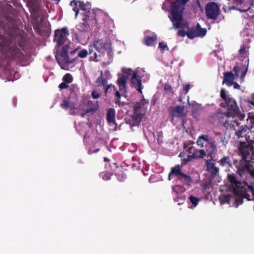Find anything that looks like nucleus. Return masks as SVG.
I'll list each match as a JSON object with an SVG mask.
<instances>
[{"instance_id":"f257e3e1","label":"nucleus","mask_w":254,"mask_h":254,"mask_svg":"<svg viewBox=\"0 0 254 254\" xmlns=\"http://www.w3.org/2000/svg\"><path fill=\"white\" fill-rule=\"evenodd\" d=\"M248 171L251 176L254 177V170L248 169ZM228 178L233 189L232 193L233 195H231L229 194L226 195H222L220 197L221 204L227 202L230 205L238 207L239 204L242 203L243 198H246L248 200L251 199L248 196L249 195V193H252L254 196V190L252 187L237 182L233 175H229Z\"/></svg>"},{"instance_id":"f03ea898","label":"nucleus","mask_w":254,"mask_h":254,"mask_svg":"<svg viewBox=\"0 0 254 254\" xmlns=\"http://www.w3.org/2000/svg\"><path fill=\"white\" fill-rule=\"evenodd\" d=\"M221 107L227 109L226 113L218 111L214 115L215 121H217L220 125L223 124L224 127H236L239 126V122L235 119V116L240 112L239 108L234 99L230 97L220 104Z\"/></svg>"},{"instance_id":"7ed1b4c3","label":"nucleus","mask_w":254,"mask_h":254,"mask_svg":"<svg viewBox=\"0 0 254 254\" xmlns=\"http://www.w3.org/2000/svg\"><path fill=\"white\" fill-rule=\"evenodd\" d=\"M189 0H176L171 2V19L175 28H181V22L183 20V12L185 6Z\"/></svg>"},{"instance_id":"20e7f679","label":"nucleus","mask_w":254,"mask_h":254,"mask_svg":"<svg viewBox=\"0 0 254 254\" xmlns=\"http://www.w3.org/2000/svg\"><path fill=\"white\" fill-rule=\"evenodd\" d=\"M78 6L80 9L84 11L83 14L84 17L83 18L84 21V26L86 29L91 25L92 26L97 25V20L95 19V14L93 13V15L90 16L91 14V4L90 2L84 3L82 1H78Z\"/></svg>"},{"instance_id":"39448f33","label":"nucleus","mask_w":254,"mask_h":254,"mask_svg":"<svg viewBox=\"0 0 254 254\" xmlns=\"http://www.w3.org/2000/svg\"><path fill=\"white\" fill-rule=\"evenodd\" d=\"M197 143L201 147L205 146L206 151L208 155H211L216 149V143L212 139H209L207 135H202L199 136Z\"/></svg>"},{"instance_id":"423d86ee","label":"nucleus","mask_w":254,"mask_h":254,"mask_svg":"<svg viewBox=\"0 0 254 254\" xmlns=\"http://www.w3.org/2000/svg\"><path fill=\"white\" fill-rule=\"evenodd\" d=\"M68 45H65L62 47L60 53L55 56L56 60L61 66L62 65L73 63L76 60V58H74L70 61L68 55Z\"/></svg>"},{"instance_id":"0eeeda50","label":"nucleus","mask_w":254,"mask_h":254,"mask_svg":"<svg viewBox=\"0 0 254 254\" xmlns=\"http://www.w3.org/2000/svg\"><path fill=\"white\" fill-rule=\"evenodd\" d=\"M187 28L188 29V37L190 39H193L197 37H204L206 34V29L201 28L199 23H197L195 27H189V24H187Z\"/></svg>"},{"instance_id":"6e6552de","label":"nucleus","mask_w":254,"mask_h":254,"mask_svg":"<svg viewBox=\"0 0 254 254\" xmlns=\"http://www.w3.org/2000/svg\"><path fill=\"white\" fill-rule=\"evenodd\" d=\"M69 32L66 27H63L61 29H58L55 31V38L54 41L56 42L58 47L64 44L67 39Z\"/></svg>"},{"instance_id":"1a4fd4ad","label":"nucleus","mask_w":254,"mask_h":254,"mask_svg":"<svg viewBox=\"0 0 254 254\" xmlns=\"http://www.w3.org/2000/svg\"><path fill=\"white\" fill-rule=\"evenodd\" d=\"M219 10L217 3L213 2L208 3L205 7L207 17L209 19H216L219 14Z\"/></svg>"},{"instance_id":"9d476101","label":"nucleus","mask_w":254,"mask_h":254,"mask_svg":"<svg viewBox=\"0 0 254 254\" xmlns=\"http://www.w3.org/2000/svg\"><path fill=\"white\" fill-rule=\"evenodd\" d=\"M129 72L132 73L131 77V82L132 86L136 89L137 91L142 93V89L143 88L141 83V79L140 76H138V73L136 71H132L129 70Z\"/></svg>"},{"instance_id":"9b49d317","label":"nucleus","mask_w":254,"mask_h":254,"mask_svg":"<svg viewBox=\"0 0 254 254\" xmlns=\"http://www.w3.org/2000/svg\"><path fill=\"white\" fill-rule=\"evenodd\" d=\"M9 52L11 58L17 61H21L24 58V54L21 51L20 49L17 46H13L10 48Z\"/></svg>"},{"instance_id":"f8f14e48","label":"nucleus","mask_w":254,"mask_h":254,"mask_svg":"<svg viewBox=\"0 0 254 254\" xmlns=\"http://www.w3.org/2000/svg\"><path fill=\"white\" fill-rule=\"evenodd\" d=\"M86 109L83 110L84 113L81 114L82 117L86 114L94 113L95 111L98 110L99 109V105L98 102H93V101L89 100L86 104Z\"/></svg>"},{"instance_id":"ddd939ff","label":"nucleus","mask_w":254,"mask_h":254,"mask_svg":"<svg viewBox=\"0 0 254 254\" xmlns=\"http://www.w3.org/2000/svg\"><path fill=\"white\" fill-rule=\"evenodd\" d=\"M248 64H247V67L245 69H244V65L243 64H237L234 67V71L236 76H239V73L241 71V75L240 76L241 81H243L244 80L245 77L248 71Z\"/></svg>"},{"instance_id":"4468645a","label":"nucleus","mask_w":254,"mask_h":254,"mask_svg":"<svg viewBox=\"0 0 254 254\" xmlns=\"http://www.w3.org/2000/svg\"><path fill=\"white\" fill-rule=\"evenodd\" d=\"M40 10V6L39 4L36 3L33 4L29 8L30 12L32 15V19L36 21L39 20L40 17L39 12Z\"/></svg>"},{"instance_id":"2eb2a0df","label":"nucleus","mask_w":254,"mask_h":254,"mask_svg":"<svg viewBox=\"0 0 254 254\" xmlns=\"http://www.w3.org/2000/svg\"><path fill=\"white\" fill-rule=\"evenodd\" d=\"M234 76L232 71H228L224 73L223 83H226L228 86H230L233 84Z\"/></svg>"},{"instance_id":"dca6fc26","label":"nucleus","mask_w":254,"mask_h":254,"mask_svg":"<svg viewBox=\"0 0 254 254\" xmlns=\"http://www.w3.org/2000/svg\"><path fill=\"white\" fill-rule=\"evenodd\" d=\"M146 104L144 100L137 102L133 107V111L134 114H140L145 109V105Z\"/></svg>"},{"instance_id":"f3484780","label":"nucleus","mask_w":254,"mask_h":254,"mask_svg":"<svg viewBox=\"0 0 254 254\" xmlns=\"http://www.w3.org/2000/svg\"><path fill=\"white\" fill-rule=\"evenodd\" d=\"M142 114H134L133 116L132 117V121L131 123V125L132 127L134 126H138L140 122L142 120Z\"/></svg>"},{"instance_id":"a211bd4d","label":"nucleus","mask_w":254,"mask_h":254,"mask_svg":"<svg viewBox=\"0 0 254 254\" xmlns=\"http://www.w3.org/2000/svg\"><path fill=\"white\" fill-rule=\"evenodd\" d=\"M94 48L99 52H101L104 48V43L103 40H95L92 45Z\"/></svg>"},{"instance_id":"6ab92c4d","label":"nucleus","mask_w":254,"mask_h":254,"mask_svg":"<svg viewBox=\"0 0 254 254\" xmlns=\"http://www.w3.org/2000/svg\"><path fill=\"white\" fill-rule=\"evenodd\" d=\"M107 120L109 123H114L115 121V110L113 108H110L107 114Z\"/></svg>"},{"instance_id":"aec40b11","label":"nucleus","mask_w":254,"mask_h":254,"mask_svg":"<svg viewBox=\"0 0 254 254\" xmlns=\"http://www.w3.org/2000/svg\"><path fill=\"white\" fill-rule=\"evenodd\" d=\"M183 174L181 172V167L178 165L172 168L171 169V171L169 174V179L171 180V176L172 175H175L176 176H179L180 178Z\"/></svg>"},{"instance_id":"412c9836","label":"nucleus","mask_w":254,"mask_h":254,"mask_svg":"<svg viewBox=\"0 0 254 254\" xmlns=\"http://www.w3.org/2000/svg\"><path fill=\"white\" fill-rule=\"evenodd\" d=\"M96 83L97 87H104L108 84V80L103 77L102 75H100L96 79Z\"/></svg>"},{"instance_id":"4be33fe9","label":"nucleus","mask_w":254,"mask_h":254,"mask_svg":"<svg viewBox=\"0 0 254 254\" xmlns=\"http://www.w3.org/2000/svg\"><path fill=\"white\" fill-rule=\"evenodd\" d=\"M115 91V102L116 104H118L120 107H123L125 104L123 102H121L120 101V99L121 97V95L120 92L116 89V90H114Z\"/></svg>"},{"instance_id":"5701e85b","label":"nucleus","mask_w":254,"mask_h":254,"mask_svg":"<svg viewBox=\"0 0 254 254\" xmlns=\"http://www.w3.org/2000/svg\"><path fill=\"white\" fill-rule=\"evenodd\" d=\"M156 40L157 36L156 35L153 36H147L145 38L144 44L147 46H151Z\"/></svg>"},{"instance_id":"b1692460","label":"nucleus","mask_w":254,"mask_h":254,"mask_svg":"<svg viewBox=\"0 0 254 254\" xmlns=\"http://www.w3.org/2000/svg\"><path fill=\"white\" fill-rule=\"evenodd\" d=\"M184 106H176L172 111L173 116L177 115L180 116L182 115L184 111Z\"/></svg>"},{"instance_id":"393cba45","label":"nucleus","mask_w":254,"mask_h":254,"mask_svg":"<svg viewBox=\"0 0 254 254\" xmlns=\"http://www.w3.org/2000/svg\"><path fill=\"white\" fill-rule=\"evenodd\" d=\"M207 168L208 171L213 175L216 174L218 172V169L211 162L207 161Z\"/></svg>"},{"instance_id":"a878e982","label":"nucleus","mask_w":254,"mask_h":254,"mask_svg":"<svg viewBox=\"0 0 254 254\" xmlns=\"http://www.w3.org/2000/svg\"><path fill=\"white\" fill-rule=\"evenodd\" d=\"M127 78L125 76H122L119 78L118 80V85L120 90L125 89L126 87Z\"/></svg>"},{"instance_id":"bb28decb","label":"nucleus","mask_w":254,"mask_h":254,"mask_svg":"<svg viewBox=\"0 0 254 254\" xmlns=\"http://www.w3.org/2000/svg\"><path fill=\"white\" fill-rule=\"evenodd\" d=\"M61 107L64 109H67L70 108L72 109H75L74 105L73 103H70L66 100H64L61 104Z\"/></svg>"},{"instance_id":"cd10ccee","label":"nucleus","mask_w":254,"mask_h":254,"mask_svg":"<svg viewBox=\"0 0 254 254\" xmlns=\"http://www.w3.org/2000/svg\"><path fill=\"white\" fill-rule=\"evenodd\" d=\"M206 151H205L203 149L196 150L194 152L193 156L194 157L203 158L206 155Z\"/></svg>"},{"instance_id":"c85d7f7f","label":"nucleus","mask_w":254,"mask_h":254,"mask_svg":"<svg viewBox=\"0 0 254 254\" xmlns=\"http://www.w3.org/2000/svg\"><path fill=\"white\" fill-rule=\"evenodd\" d=\"M103 87L104 88V93L106 96H107L108 93H110L111 92L112 88H113L114 90H116L115 86L114 85H112V84H108Z\"/></svg>"},{"instance_id":"c756f323","label":"nucleus","mask_w":254,"mask_h":254,"mask_svg":"<svg viewBox=\"0 0 254 254\" xmlns=\"http://www.w3.org/2000/svg\"><path fill=\"white\" fill-rule=\"evenodd\" d=\"M181 181L187 185H190L191 183V179L185 174H183L180 178Z\"/></svg>"},{"instance_id":"7c9ffc66","label":"nucleus","mask_w":254,"mask_h":254,"mask_svg":"<svg viewBox=\"0 0 254 254\" xmlns=\"http://www.w3.org/2000/svg\"><path fill=\"white\" fill-rule=\"evenodd\" d=\"M63 80L69 84L72 82L73 77L70 73H66L63 78Z\"/></svg>"},{"instance_id":"2f4dec72","label":"nucleus","mask_w":254,"mask_h":254,"mask_svg":"<svg viewBox=\"0 0 254 254\" xmlns=\"http://www.w3.org/2000/svg\"><path fill=\"white\" fill-rule=\"evenodd\" d=\"M88 55V52L86 49H82L78 53V57L80 58H85Z\"/></svg>"},{"instance_id":"473e14b6","label":"nucleus","mask_w":254,"mask_h":254,"mask_svg":"<svg viewBox=\"0 0 254 254\" xmlns=\"http://www.w3.org/2000/svg\"><path fill=\"white\" fill-rule=\"evenodd\" d=\"M173 191L177 193H182L185 191V189L182 186L177 185L173 188Z\"/></svg>"},{"instance_id":"72a5a7b5","label":"nucleus","mask_w":254,"mask_h":254,"mask_svg":"<svg viewBox=\"0 0 254 254\" xmlns=\"http://www.w3.org/2000/svg\"><path fill=\"white\" fill-rule=\"evenodd\" d=\"M189 199H190V201L191 202V203L193 205V207L196 206L198 204L199 201V199H198L192 195H191L190 196Z\"/></svg>"},{"instance_id":"f704fd0d","label":"nucleus","mask_w":254,"mask_h":254,"mask_svg":"<svg viewBox=\"0 0 254 254\" xmlns=\"http://www.w3.org/2000/svg\"><path fill=\"white\" fill-rule=\"evenodd\" d=\"M100 75H102L103 77L108 80L110 78V72L108 70H106L103 72L102 70H101Z\"/></svg>"},{"instance_id":"c9c22d12","label":"nucleus","mask_w":254,"mask_h":254,"mask_svg":"<svg viewBox=\"0 0 254 254\" xmlns=\"http://www.w3.org/2000/svg\"><path fill=\"white\" fill-rule=\"evenodd\" d=\"M220 96H221V97L222 98V99L224 101H225L228 98L230 97L229 96H227V93L224 89H221V92H220Z\"/></svg>"},{"instance_id":"e433bc0d","label":"nucleus","mask_w":254,"mask_h":254,"mask_svg":"<svg viewBox=\"0 0 254 254\" xmlns=\"http://www.w3.org/2000/svg\"><path fill=\"white\" fill-rule=\"evenodd\" d=\"M159 48L161 50H169V48L168 46L166 44H165L164 42H160L159 43Z\"/></svg>"},{"instance_id":"4c0bfd02","label":"nucleus","mask_w":254,"mask_h":254,"mask_svg":"<svg viewBox=\"0 0 254 254\" xmlns=\"http://www.w3.org/2000/svg\"><path fill=\"white\" fill-rule=\"evenodd\" d=\"M177 34H178V35H179V36L182 37H184L186 36H188V31L187 32H186L184 30H179L178 31Z\"/></svg>"},{"instance_id":"58836bf2","label":"nucleus","mask_w":254,"mask_h":254,"mask_svg":"<svg viewBox=\"0 0 254 254\" xmlns=\"http://www.w3.org/2000/svg\"><path fill=\"white\" fill-rule=\"evenodd\" d=\"M91 96L93 99H96L101 96V94L98 93L96 90H93L91 92Z\"/></svg>"},{"instance_id":"ea45409f","label":"nucleus","mask_w":254,"mask_h":254,"mask_svg":"<svg viewBox=\"0 0 254 254\" xmlns=\"http://www.w3.org/2000/svg\"><path fill=\"white\" fill-rule=\"evenodd\" d=\"M220 163L223 166L229 165V159L228 157H224L220 160Z\"/></svg>"},{"instance_id":"a19ab883","label":"nucleus","mask_w":254,"mask_h":254,"mask_svg":"<svg viewBox=\"0 0 254 254\" xmlns=\"http://www.w3.org/2000/svg\"><path fill=\"white\" fill-rule=\"evenodd\" d=\"M68 84L64 81L62 82L59 85V88L61 89H66L68 87Z\"/></svg>"},{"instance_id":"79ce46f5","label":"nucleus","mask_w":254,"mask_h":254,"mask_svg":"<svg viewBox=\"0 0 254 254\" xmlns=\"http://www.w3.org/2000/svg\"><path fill=\"white\" fill-rule=\"evenodd\" d=\"M247 131V128H243L239 131H237L236 134L238 137L242 136V134Z\"/></svg>"},{"instance_id":"37998d69","label":"nucleus","mask_w":254,"mask_h":254,"mask_svg":"<svg viewBox=\"0 0 254 254\" xmlns=\"http://www.w3.org/2000/svg\"><path fill=\"white\" fill-rule=\"evenodd\" d=\"M97 54L96 52H94L93 54V55L91 56L90 57V60L91 61H94V62H98V60L97 59Z\"/></svg>"},{"instance_id":"c03bdc74","label":"nucleus","mask_w":254,"mask_h":254,"mask_svg":"<svg viewBox=\"0 0 254 254\" xmlns=\"http://www.w3.org/2000/svg\"><path fill=\"white\" fill-rule=\"evenodd\" d=\"M248 118H249L250 122L251 124V126L250 127H254V116L251 115V114L249 113Z\"/></svg>"},{"instance_id":"a18cd8bd","label":"nucleus","mask_w":254,"mask_h":254,"mask_svg":"<svg viewBox=\"0 0 254 254\" xmlns=\"http://www.w3.org/2000/svg\"><path fill=\"white\" fill-rule=\"evenodd\" d=\"M112 174L111 173H106L102 175L103 179L105 180H108L111 178Z\"/></svg>"},{"instance_id":"49530a36","label":"nucleus","mask_w":254,"mask_h":254,"mask_svg":"<svg viewBox=\"0 0 254 254\" xmlns=\"http://www.w3.org/2000/svg\"><path fill=\"white\" fill-rule=\"evenodd\" d=\"M164 90L167 91H171L172 90V87L170 84L168 83H165L164 85Z\"/></svg>"},{"instance_id":"de8ad7c7","label":"nucleus","mask_w":254,"mask_h":254,"mask_svg":"<svg viewBox=\"0 0 254 254\" xmlns=\"http://www.w3.org/2000/svg\"><path fill=\"white\" fill-rule=\"evenodd\" d=\"M190 84H187V85H185V86L184 87V89L185 91V93H187L189 92V90L190 89Z\"/></svg>"},{"instance_id":"09e8293b","label":"nucleus","mask_w":254,"mask_h":254,"mask_svg":"<svg viewBox=\"0 0 254 254\" xmlns=\"http://www.w3.org/2000/svg\"><path fill=\"white\" fill-rule=\"evenodd\" d=\"M252 100H248V103L254 106V94L252 96Z\"/></svg>"},{"instance_id":"8fccbe9b","label":"nucleus","mask_w":254,"mask_h":254,"mask_svg":"<svg viewBox=\"0 0 254 254\" xmlns=\"http://www.w3.org/2000/svg\"><path fill=\"white\" fill-rule=\"evenodd\" d=\"M239 53L241 54H244L246 53V49L244 47H242L239 50Z\"/></svg>"},{"instance_id":"3c124183","label":"nucleus","mask_w":254,"mask_h":254,"mask_svg":"<svg viewBox=\"0 0 254 254\" xmlns=\"http://www.w3.org/2000/svg\"><path fill=\"white\" fill-rule=\"evenodd\" d=\"M94 48V47L92 45H90L89 47V53L88 54H92V53L93 52V48Z\"/></svg>"},{"instance_id":"603ef678","label":"nucleus","mask_w":254,"mask_h":254,"mask_svg":"<svg viewBox=\"0 0 254 254\" xmlns=\"http://www.w3.org/2000/svg\"><path fill=\"white\" fill-rule=\"evenodd\" d=\"M78 0H73L72 1H70V5H72V4L73 3H74V5L75 6H77L78 5Z\"/></svg>"},{"instance_id":"864d4df0","label":"nucleus","mask_w":254,"mask_h":254,"mask_svg":"<svg viewBox=\"0 0 254 254\" xmlns=\"http://www.w3.org/2000/svg\"><path fill=\"white\" fill-rule=\"evenodd\" d=\"M233 84H234V88L235 89H240V85L238 83H237V82H233Z\"/></svg>"},{"instance_id":"5fc2aeb1","label":"nucleus","mask_w":254,"mask_h":254,"mask_svg":"<svg viewBox=\"0 0 254 254\" xmlns=\"http://www.w3.org/2000/svg\"><path fill=\"white\" fill-rule=\"evenodd\" d=\"M77 6H75V7H74L73 8V10L74 11H75V12L76 10H79V9H80L79 7V8H77Z\"/></svg>"},{"instance_id":"6e6d98bb","label":"nucleus","mask_w":254,"mask_h":254,"mask_svg":"<svg viewBox=\"0 0 254 254\" xmlns=\"http://www.w3.org/2000/svg\"><path fill=\"white\" fill-rule=\"evenodd\" d=\"M188 158V160H187V161L190 160L191 158H192V156H189Z\"/></svg>"},{"instance_id":"4d7b16f0","label":"nucleus","mask_w":254,"mask_h":254,"mask_svg":"<svg viewBox=\"0 0 254 254\" xmlns=\"http://www.w3.org/2000/svg\"><path fill=\"white\" fill-rule=\"evenodd\" d=\"M79 10H76V11H75V17H77V15L78 14V13H79Z\"/></svg>"},{"instance_id":"13d9d810","label":"nucleus","mask_w":254,"mask_h":254,"mask_svg":"<svg viewBox=\"0 0 254 254\" xmlns=\"http://www.w3.org/2000/svg\"><path fill=\"white\" fill-rule=\"evenodd\" d=\"M77 50V49H75L74 50L70 52L71 54L75 53Z\"/></svg>"},{"instance_id":"bf43d9fd","label":"nucleus","mask_w":254,"mask_h":254,"mask_svg":"<svg viewBox=\"0 0 254 254\" xmlns=\"http://www.w3.org/2000/svg\"><path fill=\"white\" fill-rule=\"evenodd\" d=\"M55 1H57V4L59 3V2H60V0H54Z\"/></svg>"},{"instance_id":"052dcab7","label":"nucleus","mask_w":254,"mask_h":254,"mask_svg":"<svg viewBox=\"0 0 254 254\" xmlns=\"http://www.w3.org/2000/svg\"><path fill=\"white\" fill-rule=\"evenodd\" d=\"M179 100L180 102H181V101H182V99H181V97L180 98V99H179Z\"/></svg>"}]
</instances>
